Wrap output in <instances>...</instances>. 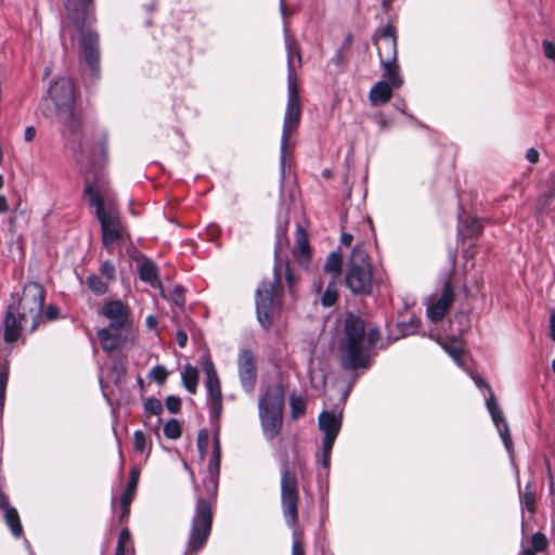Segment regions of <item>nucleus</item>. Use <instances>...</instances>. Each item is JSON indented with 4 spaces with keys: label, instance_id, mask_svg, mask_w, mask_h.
Wrapping results in <instances>:
<instances>
[{
    "label": "nucleus",
    "instance_id": "obj_62",
    "mask_svg": "<svg viewBox=\"0 0 555 555\" xmlns=\"http://www.w3.org/2000/svg\"><path fill=\"white\" fill-rule=\"evenodd\" d=\"M145 323L150 330L156 328L158 325L157 319L152 314L146 317Z\"/></svg>",
    "mask_w": 555,
    "mask_h": 555
},
{
    "label": "nucleus",
    "instance_id": "obj_57",
    "mask_svg": "<svg viewBox=\"0 0 555 555\" xmlns=\"http://www.w3.org/2000/svg\"><path fill=\"white\" fill-rule=\"evenodd\" d=\"M176 341L180 348H184L188 344V334L184 330H178L176 333Z\"/></svg>",
    "mask_w": 555,
    "mask_h": 555
},
{
    "label": "nucleus",
    "instance_id": "obj_30",
    "mask_svg": "<svg viewBox=\"0 0 555 555\" xmlns=\"http://www.w3.org/2000/svg\"><path fill=\"white\" fill-rule=\"evenodd\" d=\"M343 263L341 254L339 251H331L323 264V271L332 275V281H336L341 275Z\"/></svg>",
    "mask_w": 555,
    "mask_h": 555
},
{
    "label": "nucleus",
    "instance_id": "obj_54",
    "mask_svg": "<svg viewBox=\"0 0 555 555\" xmlns=\"http://www.w3.org/2000/svg\"><path fill=\"white\" fill-rule=\"evenodd\" d=\"M59 317H60V309H59V307H56L54 305H49L44 309L43 314H42V318L46 321H54V320L59 319Z\"/></svg>",
    "mask_w": 555,
    "mask_h": 555
},
{
    "label": "nucleus",
    "instance_id": "obj_51",
    "mask_svg": "<svg viewBox=\"0 0 555 555\" xmlns=\"http://www.w3.org/2000/svg\"><path fill=\"white\" fill-rule=\"evenodd\" d=\"M417 327H418L417 321H410L409 323H405V322L398 323V328L400 331L401 337H404L406 335L415 333Z\"/></svg>",
    "mask_w": 555,
    "mask_h": 555
},
{
    "label": "nucleus",
    "instance_id": "obj_11",
    "mask_svg": "<svg viewBox=\"0 0 555 555\" xmlns=\"http://www.w3.org/2000/svg\"><path fill=\"white\" fill-rule=\"evenodd\" d=\"M203 370L206 375V389L210 401V416L218 421L222 414V391L216 367L210 359L204 362Z\"/></svg>",
    "mask_w": 555,
    "mask_h": 555
},
{
    "label": "nucleus",
    "instance_id": "obj_55",
    "mask_svg": "<svg viewBox=\"0 0 555 555\" xmlns=\"http://www.w3.org/2000/svg\"><path fill=\"white\" fill-rule=\"evenodd\" d=\"M542 51L546 59H555V43L550 40L542 41Z\"/></svg>",
    "mask_w": 555,
    "mask_h": 555
},
{
    "label": "nucleus",
    "instance_id": "obj_36",
    "mask_svg": "<svg viewBox=\"0 0 555 555\" xmlns=\"http://www.w3.org/2000/svg\"><path fill=\"white\" fill-rule=\"evenodd\" d=\"M443 350L456 362L461 363L464 354V349L460 340L452 337L442 344Z\"/></svg>",
    "mask_w": 555,
    "mask_h": 555
},
{
    "label": "nucleus",
    "instance_id": "obj_58",
    "mask_svg": "<svg viewBox=\"0 0 555 555\" xmlns=\"http://www.w3.org/2000/svg\"><path fill=\"white\" fill-rule=\"evenodd\" d=\"M539 157H540V154H539V152L535 149L530 147V149L527 150L526 158L531 164H537L539 162Z\"/></svg>",
    "mask_w": 555,
    "mask_h": 555
},
{
    "label": "nucleus",
    "instance_id": "obj_14",
    "mask_svg": "<svg viewBox=\"0 0 555 555\" xmlns=\"http://www.w3.org/2000/svg\"><path fill=\"white\" fill-rule=\"evenodd\" d=\"M375 46L379 61H396L398 55L396 27L387 24L378 30V35L375 37Z\"/></svg>",
    "mask_w": 555,
    "mask_h": 555
},
{
    "label": "nucleus",
    "instance_id": "obj_24",
    "mask_svg": "<svg viewBox=\"0 0 555 555\" xmlns=\"http://www.w3.org/2000/svg\"><path fill=\"white\" fill-rule=\"evenodd\" d=\"M286 52H287V72L288 81H297L295 73V60L297 66H301V49L299 42L294 38H286L285 40Z\"/></svg>",
    "mask_w": 555,
    "mask_h": 555
},
{
    "label": "nucleus",
    "instance_id": "obj_33",
    "mask_svg": "<svg viewBox=\"0 0 555 555\" xmlns=\"http://www.w3.org/2000/svg\"><path fill=\"white\" fill-rule=\"evenodd\" d=\"M182 385L192 395L197 391L198 371L195 366L186 364L181 373Z\"/></svg>",
    "mask_w": 555,
    "mask_h": 555
},
{
    "label": "nucleus",
    "instance_id": "obj_7",
    "mask_svg": "<svg viewBox=\"0 0 555 555\" xmlns=\"http://www.w3.org/2000/svg\"><path fill=\"white\" fill-rule=\"evenodd\" d=\"M345 285L354 296L373 294V264L370 255L361 246H356L348 258Z\"/></svg>",
    "mask_w": 555,
    "mask_h": 555
},
{
    "label": "nucleus",
    "instance_id": "obj_22",
    "mask_svg": "<svg viewBox=\"0 0 555 555\" xmlns=\"http://www.w3.org/2000/svg\"><path fill=\"white\" fill-rule=\"evenodd\" d=\"M528 544L521 541V548L518 555H538L547 551L550 542L545 533L537 531L528 539Z\"/></svg>",
    "mask_w": 555,
    "mask_h": 555
},
{
    "label": "nucleus",
    "instance_id": "obj_47",
    "mask_svg": "<svg viewBox=\"0 0 555 555\" xmlns=\"http://www.w3.org/2000/svg\"><path fill=\"white\" fill-rule=\"evenodd\" d=\"M100 273L108 281L112 282L116 279V269L111 260L102 261L100 266Z\"/></svg>",
    "mask_w": 555,
    "mask_h": 555
},
{
    "label": "nucleus",
    "instance_id": "obj_41",
    "mask_svg": "<svg viewBox=\"0 0 555 555\" xmlns=\"http://www.w3.org/2000/svg\"><path fill=\"white\" fill-rule=\"evenodd\" d=\"M164 435L168 439H178L182 435L181 425L178 420L171 418L164 425Z\"/></svg>",
    "mask_w": 555,
    "mask_h": 555
},
{
    "label": "nucleus",
    "instance_id": "obj_61",
    "mask_svg": "<svg viewBox=\"0 0 555 555\" xmlns=\"http://www.w3.org/2000/svg\"><path fill=\"white\" fill-rule=\"evenodd\" d=\"M36 135V129L34 126H28L25 129L24 138L26 142H31Z\"/></svg>",
    "mask_w": 555,
    "mask_h": 555
},
{
    "label": "nucleus",
    "instance_id": "obj_43",
    "mask_svg": "<svg viewBox=\"0 0 555 555\" xmlns=\"http://www.w3.org/2000/svg\"><path fill=\"white\" fill-rule=\"evenodd\" d=\"M306 403L300 397L291 398V415L294 420L305 415Z\"/></svg>",
    "mask_w": 555,
    "mask_h": 555
},
{
    "label": "nucleus",
    "instance_id": "obj_19",
    "mask_svg": "<svg viewBox=\"0 0 555 555\" xmlns=\"http://www.w3.org/2000/svg\"><path fill=\"white\" fill-rule=\"evenodd\" d=\"M24 321L16 315L14 305H10L7 308L4 319L2 322V336L7 344H13L17 341L22 335Z\"/></svg>",
    "mask_w": 555,
    "mask_h": 555
},
{
    "label": "nucleus",
    "instance_id": "obj_42",
    "mask_svg": "<svg viewBox=\"0 0 555 555\" xmlns=\"http://www.w3.org/2000/svg\"><path fill=\"white\" fill-rule=\"evenodd\" d=\"M208 442H209V434L206 428L199 429L196 439V446L198 450V455L202 461L205 460L208 452Z\"/></svg>",
    "mask_w": 555,
    "mask_h": 555
},
{
    "label": "nucleus",
    "instance_id": "obj_44",
    "mask_svg": "<svg viewBox=\"0 0 555 555\" xmlns=\"http://www.w3.org/2000/svg\"><path fill=\"white\" fill-rule=\"evenodd\" d=\"M334 442H335V440H333V439H324L323 438L321 464L325 469L330 468L331 453L333 450Z\"/></svg>",
    "mask_w": 555,
    "mask_h": 555
},
{
    "label": "nucleus",
    "instance_id": "obj_34",
    "mask_svg": "<svg viewBox=\"0 0 555 555\" xmlns=\"http://www.w3.org/2000/svg\"><path fill=\"white\" fill-rule=\"evenodd\" d=\"M4 521L10 528L12 535L20 538L23 534V526L21 522L20 514L15 507H10L4 511Z\"/></svg>",
    "mask_w": 555,
    "mask_h": 555
},
{
    "label": "nucleus",
    "instance_id": "obj_60",
    "mask_svg": "<svg viewBox=\"0 0 555 555\" xmlns=\"http://www.w3.org/2000/svg\"><path fill=\"white\" fill-rule=\"evenodd\" d=\"M10 507L12 506L10 505L9 496L4 492L0 491V508L4 512Z\"/></svg>",
    "mask_w": 555,
    "mask_h": 555
},
{
    "label": "nucleus",
    "instance_id": "obj_28",
    "mask_svg": "<svg viewBox=\"0 0 555 555\" xmlns=\"http://www.w3.org/2000/svg\"><path fill=\"white\" fill-rule=\"evenodd\" d=\"M383 68V76L386 78L389 85L393 88H400L403 85V78L399 73L398 61H379Z\"/></svg>",
    "mask_w": 555,
    "mask_h": 555
},
{
    "label": "nucleus",
    "instance_id": "obj_37",
    "mask_svg": "<svg viewBox=\"0 0 555 555\" xmlns=\"http://www.w3.org/2000/svg\"><path fill=\"white\" fill-rule=\"evenodd\" d=\"M85 283L87 287L96 296H102L108 291V284L94 273L88 275Z\"/></svg>",
    "mask_w": 555,
    "mask_h": 555
},
{
    "label": "nucleus",
    "instance_id": "obj_6",
    "mask_svg": "<svg viewBox=\"0 0 555 555\" xmlns=\"http://www.w3.org/2000/svg\"><path fill=\"white\" fill-rule=\"evenodd\" d=\"M83 195L88 198L90 206L95 208V217L101 225L102 244L109 249L113 244L122 241L124 224L115 209H105V202L102 194L94 184L86 181Z\"/></svg>",
    "mask_w": 555,
    "mask_h": 555
},
{
    "label": "nucleus",
    "instance_id": "obj_39",
    "mask_svg": "<svg viewBox=\"0 0 555 555\" xmlns=\"http://www.w3.org/2000/svg\"><path fill=\"white\" fill-rule=\"evenodd\" d=\"M338 300V291L336 288V281H332L326 286L324 293L321 296V304L323 307L330 308L334 306Z\"/></svg>",
    "mask_w": 555,
    "mask_h": 555
},
{
    "label": "nucleus",
    "instance_id": "obj_64",
    "mask_svg": "<svg viewBox=\"0 0 555 555\" xmlns=\"http://www.w3.org/2000/svg\"><path fill=\"white\" fill-rule=\"evenodd\" d=\"M9 210L7 197L0 194V214H5Z\"/></svg>",
    "mask_w": 555,
    "mask_h": 555
},
{
    "label": "nucleus",
    "instance_id": "obj_38",
    "mask_svg": "<svg viewBox=\"0 0 555 555\" xmlns=\"http://www.w3.org/2000/svg\"><path fill=\"white\" fill-rule=\"evenodd\" d=\"M463 227L466 231V237L476 238L483 232V225L481 221L476 217H469L463 221Z\"/></svg>",
    "mask_w": 555,
    "mask_h": 555
},
{
    "label": "nucleus",
    "instance_id": "obj_10",
    "mask_svg": "<svg viewBox=\"0 0 555 555\" xmlns=\"http://www.w3.org/2000/svg\"><path fill=\"white\" fill-rule=\"evenodd\" d=\"M287 93V104L284 115L280 150L282 171H284L285 168L292 135L297 131L301 119V104L299 98L298 81H288Z\"/></svg>",
    "mask_w": 555,
    "mask_h": 555
},
{
    "label": "nucleus",
    "instance_id": "obj_45",
    "mask_svg": "<svg viewBox=\"0 0 555 555\" xmlns=\"http://www.w3.org/2000/svg\"><path fill=\"white\" fill-rule=\"evenodd\" d=\"M365 339L367 345V350L374 348L377 343L380 340V331L377 326H370L365 330Z\"/></svg>",
    "mask_w": 555,
    "mask_h": 555
},
{
    "label": "nucleus",
    "instance_id": "obj_52",
    "mask_svg": "<svg viewBox=\"0 0 555 555\" xmlns=\"http://www.w3.org/2000/svg\"><path fill=\"white\" fill-rule=\"evenodd\" d=\"M348 53L349 51L343 49V48H339L335 55L333 56L332 59V62L336 65V66H343L347 63L348 61Z\"/></svg>",
    "mask_w": 555,
    "mask_h": 555
},
{
    "label": "nucleus",
    "instance_id": "obj_48",
    "mask_svg": "<svg viewBox=\"0 0 555 555\" xmlns=\"http://www.w3.org/2000/svg\"><path fill=\"white\" fill-rule=\"evenodd\" d=\"M147 446V439L143 431L135 430L133 434V448L137 452H144Z\"/></svg>",
    "mask_w": 555,
    "mask_h": 555
},
{
    "label": "nucleus",
    "instance_id": "obj_20",
    "mask_svg": "<svg viewBox=\"0 0 555 555\" xmlns=\"http://www.w3.org/2000/svg\"><path fill=\"white\" fill-rule=\"evenodd\" d=\"M56 118L64 128V132L70 135H77L81 132L83 120L76 105L56 109Z\"/></svg>",
    "mask_w": 555,
    "mask_h": 555
},
{
    "label": "nucleus",
    "instance_id": "obj_15",
    "mask_svg": "<svg viewBox=\"0 0 555 555\" xmlns=\"http://www.w3.org/2000/svg\"><path fill=\"white\" fill-rule=\"evenodd\" d=\"M129 330L115 326L114 324H108L106 327L98 330L96 337L101 348L107 353L116 351L127 343Z\"/></svg>",
    "mask_w": 555,
    "mask_h": 555
},
{
    "label": "nucleus",
    "instance_id": "obj_9",
    "mask_svg": "<svg viewBox=\"0 0 555 555\" xmlns=\"http://www.w3.org/2000/svg\"><path fill=\"white\" fill-rule=\"evenodd\" d=\"M44 299L46 292L42 285L33 282L24 287L17 305H14L15 313L24 324L30 323V332L36 331L40 325Z\"/></svg>",
    "mask_w": 555,
    "mask_h": 555
},
{
    "label": "nucleus",
    "instance_id": "obj_40",
    "mask_svg": "<svg viewBox=\"0 0 555 555\" xmlns=\"http://www.w3.org/2000/svg\"><path fill=\"white\" fill-rule=\"evenodd\" d=\"M144 414L146 417L151 415H160L164 411L163 403L159 399L150 397L143 403Z\"/></svg>",
    "mask_w": 555,
    "mask_h": 555
},
{
    "label": "nucleus",
    "instance_id": "obj_2",
    "mask_svg": "<svg viewBox=\"0 0 555 555\" xmlns=\"http://www.w3.org/2000/svg\"><path fill=\"white\" fill-rule=\"evenodd\" d=\"M65 15L79 35V56L89 69V77L96 81L101 77L100 35L92 28L96 23L94 0H61Z\"/></svg>",
    "mask_w": 555,
    "mask_h": 555
},
{
    "label": "nucleus",
    "instance_id": "obj_50",
    "mask_svg": "<svg viewBox=\"0 0 555 555\" xmlns=\"http://www.w3.org/2000/svg\"><path fill=\"white\" fill-rule=\"evenodd\" d=\"M165 404L167 410L172 414H177L181 411V399L177 396H168L165 400Z\"/></svg>",
    "mask_w": 555,
    "mask_h": 555
},
{
    "label": "nucleus",
    "instance_id": "obj_63",
    "mask_svg": "<svg viewBox=\"0 0 555 555\" xmlns=\"http://www.w3.org/2000/svg\"><path fill=\"white\" fill-rule=\"evenodd\" d=\"M353 241V236L349 233H343L340 236V242L345 246H350Z\"/></svg>",
    "mask_w": 555,
    "mask_h": 555
},
{
    "label": "nucleus",
    "instance_id": "obj_8",
    "mask_svg": "<svg viewBox=\"0 0 555 555\" xmlns=\"http://www.w3.org/2000/svg\"><path fill=\"white\" fill-rule=\"evenodd\" d=\"M284 401L285 393L280 384L269 385L259 398V417L264 436L269 440H273L281 433Z\"/></svg>",
    "mask_w": 555,
    "mask_h": 555
},
{
    "label": "nucleus",
    "instance_id": "obj_25",
    "mask_svg": "<svg viewBox=\"0 0 555 555\" xmlns=\"http://www.w3.org/2000/svg\"><path fill=\"white\" fill-rule=\"evenodd\" d=\"M293 255L300 263L309 262L311 258L308 234L301 227H298L296 231V245Z\"/></svg>",
    "mask_w": 555,
    "mask_h": 555
},
{
    "label": "nucleus",
    "instance_id": "obj_16",
    "mask_svg": "<svg viewBox=\"0 0 555 555\" xmlns=\"http://www.w3.org/2000/svg\"><path fill=\"white\" fill-rule=\"evenodd\" d=\"M100 314L109 320L108 324L115 326L131 328L130 309L120 299L106 301L100 311Z\"/></svg>",
    "mask_w": 555,
    "mask_h": 555
},
{
    "label": "nucleus",
    "instance_id": "obj_26",
    "mask_svg": "<svg viewBox=\"0 0 555 555\" xmlns=\"http://www.w3.org/2000/svg\"><path fill=\"white\" fill-rule=\"evenodd\" d=\"M490 415H491L492 421L500 434V437L503 441V444H504L506 451L508 453H512L514 450V444H513L512 436L509 433V427H508V424L503 415V412L501 411V409H499L495 412L491 411Z\"/></svg>",
    "mask_w": 555,
    "mask_h": 555
},
{
    "label": "nucleus",
    "instance_id": "obj_35",
    "mask_svg": "<svg viewBox=\"0 0 555 555\" xmlns=\"http://www.w3.org/2000/svg\"><path fill=\"white\" fill-rule=\"evenodd\" d=\"M10 375V360L8 356H0V401H5V392Z\"/></svg>",
    "mask_w": 555,
    "mask_h": 555
},
{
    "label": "nucleus",
    "instance_id": "obj_56",
    "mask_svg": "<svg viewBox=\"0 0 555 555\" xmlns=\"http://www.w3.org/2000/svg\"><path fill=\"white\" fill-rule=\"evenodd\" d=\"M486 388H487V390L490 393V396H489V398L487 400L488 411H489V413H491V411L495 412V411H498L500 409L499 404L496 402L495 396H494L491 387L488 384H486Z\"/></svg>",
    "mask_w": 555,
    "mask_h": 555
},
{
    "label": "nucleus",
    "instance_id": "obj_21",
    "mask_svg": "<svg viewBox=\"0 0 555 555\" xmlns=\"http://www.w3.org/2000/svg\"><path fill=\"white\" fill-rule=\"evenodd\" d=\"M343 424V411L338 414L323 411L319 415V427L324 433V439L336 440Z\"/></svg>",
    "mask_w": 555,
    "mask_h": 555
},
{
    "label": "nucleus",
    "instance_id": "obj_27",
    "mask_svg": "<svg viewBox=\"0 0 555 555\" xmlns=\"http://www.w3.org/2000/svg\"><path fill=\"white\" fill-rule=\"evenodd\" d=\"M392 86L385 80L376 82L370 90L369 99L373 105L386 104L392 96Z\"/></svg>",
    "mask_w": 555,
    "mask_h": 555
},
{
    "label": "nucleus",
    "instance_id": "obj_53",
    "mask_svg": "<svg viewBox=\"0 0 555 555\" xmlns=\"http://www.w3.org/2000/svg\"><path fill=\"white\" fill-rule=\"evenodd\" d=\"M130 530L128 528H122L118 537L116 550L125 551V546L130 541Z\"/></svg>",
    "mask_w": 555,
    "mask_h": 555
},
{
    "label": "nucleus",
    "instance_id": "obj_1",
    "mask_svg": "<svg viewBox=\"0 0 555 555\" xmlns=\"http://www.w3.org/2000/svg\"><path fill=\"white\" fill-rule=\"evenodd\" d=\"M299 282L300 276L291 263L275 256L273 278L263 279L255 292L256 315L263 330H270L275 315L280 313L285 287L288 295L295 300Z\"/></svg>",
    "mask_w": 555,
    "mask_h": 555
},
{
    "label": "nucleus",
    "instance_id": "obj_32",
    "mask_svg": "<svg viewBox=\"0 0 555 555\" xmlns=\"http://www.w3.org/2000/svg\"><path fill=\"white\" fill-rule=\"evenodd\" d=\"M96 151H99V163L104 166L108 163V133L106 131H101L96 137V142L91 147V152L93 156Z\"/></svg>",
    "mask_w": 555,
    "mask_h": 555
},
{
    "label": "nucleus",
    "instance_id": "obj_46",
    "mask_svg": "<svg viewBox=\"0 0 555 555\" xmlns=\"http://www.w3.org/2000/svg\"><path fill=\"white\" fill-rule=\"evenodd\" d=\"M150 377L153 378L158 385H164L168 377V372L165 366L156 365L150 372Z\"/></svg>",
    "mask_w": 555,
    "mask_h": 555
},
{
    "label": "nucleus",
    "instance_id": "obj_4",
    "mask_svg": "<svg viewBox=\"0 0 555 555\" xmlns=\"http://www.w3.org/2000/svg\"><path fill=\"white\" fill-rule=\"evenodd\" d=\"M365 330L366 324L359 314L346 313L343 326L344 336L339 343L340 361L345 370L357 371L370 367Z\"/></svg>",
    "mask_w": 555,
    "mask_h": 555
},
{
    "label": "nucleus",
    "instance_id": "obj_23",
    "mask_svg": "<svg viewBox=\"0 0 555 555\" xmlns=\"http://www.w3.org/2000/svg\"><path fill=\"white\" fill-rule=\"evenodd\" d=\"M139 278L142 282L151 286H160L159 269L157 264L150 258L143 257L138 266Z\"/></svg>",
    "mask_w": 555,
    "mask_h": 555
},
{
    "label": "nucleus",
    "instance_id": "obj_3",
    "mask_svg": "<svg viewBox=\"0 0 555 555\" xmlns=\"http://www.w3.org/2000/svg\"><path fill=\"white\" fill-rule=\"evenodd\" d=\"M220 464L221 442L219 435L216 434L212 439V454L208 463V478L203 480L210 499H196L195 511L192 517L191 529L186 543V553L189 554L199 552L206 545L211 533L214 513L210 500H215L217 496Z\"/></svg>",
    "mask_w": 555,
    "mask_h": 555
},
{
    "label": "nucleus",
    "instance_id": "obj_18",
    "mask_svg": "<svg viewBox=\"0 0 555 555\" xmlns=\"http://www.w3.org/2000/svg\"><path fill=\"white\" fill-rule=\"evenodd\" d=\"M141 475V469L138 466H132L129 472V479L120 496L121 513L119 515V522H127L130 516V506L134 499L138 483Z\"/></svg>",
    "mask_w": 555,
    "mask_h": 555
},
{
    "label": "nucleus",
    "instance_id": "obj_13",
    "mask_svg": "<svg viewBox=\"0 0 555 555\" xmlns=\"http://www.w3.org/2000/svg\"><path fill=\"white\" fill-rule=\"evenodd\" d=\"M49 94L56 109L76 105V90L74 81L69 78H60L49 88Z\"/></svg>",
    "mask_w": 555,
    "mask_h": 555
},
{
    "label": "nucleus",
    "instance_id": "obj_59",
    "mask_svg": "<svg viewBox=\"0 0 555 555\" xmlns=\"http://www.w3.org/2000/svg\"><path fill=\"white\" fill-rule=\"evenodd\" d=\"M544 464L546 467L547 478H548V482H550V490L553 491V486H554L553 474H552L550 460L546 456H544Z\"/></svg>",
    "mask_w": 555,
    "mask_h": 555
},
{
    "label": "nucleus",
    "instance_id": "obj_29",
    "mask_svg": "<svg viewBox=\"0 0 555 555\" xmlns=\"http://www.w3.org/2000/svg\"><path fill=\"white\" fill-rule=\"evenodd\" d=\"M555 210V188H548L537 198L535 211L538 216L548 215Z\"/></svg>",
    "mask_w": 555,
    "mask_h": 555
},
{
    "label": "nucleus",
    "instance_id": "obj_12",
    "mask_svg": "<svg viewBox=\"0 0 555 555\" xmlns=\"http://www.w3.org/2000/svg\"><path fill=\"white\" fill-rule=\"evenodd\" d=\"M237 371L242 388L250 393L257 384L258 371L256 357L249 349H243L237 356Z\"/></svg>",
    "mask_w": 555,
    "mask_h": 555
},
{
    "label": "nucleus",
    "instance_id": "obj_5",
    "mask_svg": "<svg viewBox=\"0 0 555 555\" xmlns=\"http://www.w3.org/2000/svg\"><path fill=\"white\" fill-rule=\"evenodd\" d=\"M299 489L298 478L295 472L291 470L287 461H284L281 469V506L284 518L289 528H293L292 555H306L305 545L301 540V532L298 524Z\"/></svg>",
    "mask_w": 555,
    "mask_h": 555
},
{
    "label": "nucleus",
    "instance_id": "obj_17",
    "mask_svg": "<svg viewBox=\"0 0 555 555\" xmlns=\"http://www.w3.org/2000/svg\"><path fill=\"white\" fill-rule=\"evenodd\" d=\"M454 299H455L454 288L452 286L451 281L447 280L443 283L439 298L435 302L429 305L427 308L428 318L435 323L441 321L448 313Z\"/></svg>",
    "mask_w": 555,
    "mask_h": 555
},
{
    "label": "nucleus",
    "instance_id": "obj_49",
    "mask_svg": "<svg viewBox=\"0 0 555 555\" xmlns=\"http://www.w3.org/2000/svg\"><path fill=\"white\" fill-rule=\"evenodd\" d=\"M171 300L175 302L178 307H183L185 305V297H184V288L181 285H176L175 288L170 293Z\"/></svg>",
    "mask_w": 555,
    "mask_h": 555
},
{
    "label": "nucleus",
    "instance_id": "obj_31",
    "mask_svg": "<svg viewBox=\"0 0 555 555\" xmlns=\"http://www.w3.org/2000/svg\"><path fill=\"white\" fill-rule=\"evenodd\" d=\"M518 488H520L519 483ZM519 500L521 506L529 513L534 514L537 512V495L533 482H527L524 490L519 489Z\"/></svg>",
    "mask_w": 555,
    "mask_h": 555
}]
</instances>
